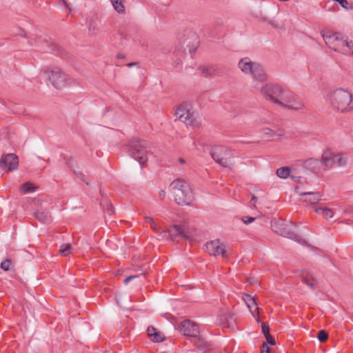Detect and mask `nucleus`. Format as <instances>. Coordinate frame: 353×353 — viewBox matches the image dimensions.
Masks as SVG:
<instances>
[{
    "mask_svg": "<svg viewBox=\"0 0 353 353\" xmlns=\"http://www.w3.org/2000/svg\"><path fill=\"white\" fill-rule=\"evenodd\" d=\"M145 223H148L153 230L156 232L160 231L161 228L154 222V219L152 217L145 216Z\"/></svg>",
    "mask_w": 353,
    "mask_h": 353,
    "instance_id": "2f4dec72",
    "label": "nucleus"
},
{
    "mask_svg": "<svg viewBox=\"0 0 353 353\" xmlns=\"http://www.w3.org/2000/svg\"><path fill=\"white\" fill-rule=\"evenodd\" d=\"M152 337L151 338L152 340L154 342H161L163 340V338L162 337L161 334L159 332H154Z\"/></svg>",
    "mask_w": 353,
    "mask_h": 353,
    "instance_id": "f704fd0d",
    "label": "nucleus"
},
{
    "mask_svg": "<svg viewBox=\"0 0 353 353\" xmlns=\"http://www.w3.org/2000/svg\"><path fill=\"white\" fill-rule=\"evenodd\" d=\"M48 78L52 84L57 88L65 86L68 80V76L59 68H55L49 72Z\"/></svg>",
    "mask_w": 353,
    "mask_h": 353,
    "instance_id": "9b49d317",
    "label": "nucleus"
},
{
    "mask_svg": "<svg viewBox=\"0 0 353 353\" xmlns=\"http://www.w3.org/2000/svg\"><path fill=\"white\" fill-rule=\"evenodd\" d=\"M35 217L43 223H48L51 221V215L47 211H38L35 212Z\"/></svg>",
    "mask_w": 353,
    "mask_h": 353,
    "instance_id": "5701e85b",
    "label": "nucleus"
},
{
    "mask_svg": "<svg viewBox=\"0 0 353 353\" xmlns=\"http://www.w3.org/2000/svg\"><path fill=\"white\" fill-rule=\"evenodd\" d=\"M318 339L321 342H324L327 339L328 334L324 330H320L318 333Z\"/></svg>",
    "mask_w": 353,
    "mask_h": 353,
    "instance_id": "72a5a7b5",
    "label": "nucleus"
},
{
    "mask_svg": "<svg viewBox=\"0 0 353 353\" xmlns=\"http://www.w3.org/2000/svg\"><path fill=\"white\" fill-rule=\"evenodd\" d=\"M157 332L156 329H155L154 327H148V336H149L150 338H152V336H153V334H153L154 332Z\"/></svg>",
    "mask_w": 353,
    "mask_h": 353,
    "instance_id": "79ce46f5",
    "label": "nucleus"
},
{
    "mask_svg": "<svg viewBox=\"0 0 353 353\" xmlns=\"http://www.w3.org/2000/svg\"><path fill=\"white\" fill-rule=\"evenodd\" d=\"M271 227L275 233L282 236L292 239L303 245H307L305 239L295 234V225L291 222L274 220L271 222Z\"/></svg>",
    "mask_w": 353,
    "mask_h": 353,
    "instance_id": "20e7f679",
    "label": "nucleus"
},
{
    "mask_svg": "<svg viewBox=\"0 0 353 353\" xmlns=\"http://www.w3.org/2000/svg\"><path fill=\"white\" fill-rule=\"evenodd\" d=\"M10 264H11L10 261L6 260V261L1 262V268L4 270H8L10 268Z\"/></svg>",
    "mask_w": 353,
    "mask_h": 353,
    "instance_id": "4c0bfd02",
    "label": "nucleus"
},
{
    "mask_svg": "<svg viewBox=\"0 0 353 353\" xmlns=\"http://www.w3.org/2000/svg\"><path fill=\"white\" fill-rule=\"evenodd\" d=\"M335 163H337L339 166H344L346 164L347 157L343 153H339L335 154Z\"/></svg>",
    "mask_w": 353,
    "mask_h": 353,
    "instance_id": "393cba45",
    "label": "nucleus"
},
{
    "mask_svg": "<svg viewBox=\"0 0 353 353\" xmlns=\"http://www.w3.org/2000/svg\"><path fill=\"white\" fill-rule=\"evenodd\" d=\"M261 353H270V347L267 345V343H263L261 346Z\"/></svg>",
    "mask_w": 353,
    "mask_h": 353,
    "instance_id": "a19ab883",
    "label": "nucleus"
},
{
    "mask_svg": "<svg viewBox=\"0 0 353 353\" xmlns=\"http://www.w3.org/2000/svg\"><path fill=\"white\" fill-rule=\"evenodd\" d=\"M197 46H198V41H196L195 42V43L194 44L193 47L190 48L189 49L190 53L192 54L193 52H194L196 51V48H197Z\"/></svg>",
    "mask_w": 353,
    "mask_h": 353,
    "instance_id": "37998d69",
    "label": "nucleus"
},
{
    "mask_svg": "<svg viewBox=\"0 0 353 353\" xmlns=\"http://www.w3.org/2000/svg\"><path fill=\"white\" fill-rule=\"evenodd\" d=\"M36 190V187L30 182H26L21 186V190L23 194L33 192Z\"/></svg>",
    "mask_w": 353,
    "mask_h": 353,
    "instance_id": "cd10ccee",
    "label": "nucleus"
},
{
    "mask_svg": "<svg viewBox=\"0 0 353 353\" xmlns=\"http://www.w3.org/2000/svg\"><path fill=\"white\" fill-rule=\"evenodd\" d=\"M72 250V245L70 243H64L60 246L59 253L60 254L67 256L70 254Z\"/></svg>",
    "mask_w": 353,
    "mask_h": 353,
    "instance_id": "c756f323",
    "label": "nucleus"
},
{
    "mask_svg": "<svg viewBox=\"0 0 353 353\" xmlns=\"http://www.w3.org/2000/svg\"><path fill=\"white\" fill-rule=\"evenodd\" d=\"M299 196L304 202L315 204L321 200L322 194L319 192H305L300 193Z\"/></svg>",
    "mask_w": 353,
    "mask_h": 353,
    "instance_id": "dca6fc26",
    "label": "nucleus"
},
{
    "mask_svg": "<svg viewBox=\"0 0 353 353\" xmlns=\"http://www.w3.org/2000/svg\"><path fill=\"white\" fill-rule=\"evenodd\" d=\"M261 328L262 332L263 333L264 336L268 335V334H270V327L268 324L263 323L261 324Z\"/></svg>",
    "mask_w": 353,
    "mask_h": 353,
    "instance_id": "e433bc0d",
    "label": "nucleus"
},
{
    "mask_svg": "<svg viewBox=\"0 0 353 353\" xmlns=\"http://www.w3.org/2000/svg\"><path fill=\"white\" fill-rule=\"evenodd\" d=\"M175 114L179 121L192 128H199L201 124V121L194 114L191 105L188 103L181 104L176 110Z\"/></svg>",
    "mask_w": 353,
    "mask_h": 353,
    "instance_id": "39448f33",
    "label": "nucleus"
},
{
    "mask_svg": "<svg viewBox=\"0 0 353 353\" xmlns=\"http://www.w3.org/2000/svg\"><path fill=\"white\" fill-rule=\"evenodd\" d=\"M258 17L259 21L268 22L270 25L275 28H278V26L274 20L268 19L266 16L262 14V13H260V15Z\"/></svg>",
    "mask_w": 353,
    "mask_h": 353,
    "instance_id": "473e14b6",
    "label": "nucleus"
},
{
    "mask_svg": "<svg viewBox=\"0 0 353 353\" xmlns=\"http://www.w3.org/2000/svg\"><path fill=\"white\" fill-rule=\"evenodd\" d=\"M18 165V157L12 153L3 155L0 161V167L7 172L16 170Z\"/></svg>",
    "mask_w": 353,
    "mask_h": 353,
    "instance_id": "f8f14e48",
    "label": "nucleus"
},
{
    "mask_svg": "<svg viewBox=\"0 0 353 353\" xmlns=\"http://www.w3.org/2000/svg\"><path fill=\"white\" fill-rule=\"evenodd\" d=\"M335 154L330 150H325L322 154L321 163L325 167L332 166L335 163Z\"/></svg>",
    "mask_w": 353,
    "mask_h": 353,
    "instance_id": "6ab92c4d",
    "label": "nucleus"
},
{
    "mask_svg": "<svg viewBox=\"0 0 353 353\" xmlns=\"http://www.w3.org/2000/svg\"><path fill=\"white\" fill-rule=\"evenodd\" d=\"M260 92L266 100L284 108L298 111L303 108L298 96L279 84L265 83L261 88Z\"/></svg>",
    "mask_w": 353,
    "mask_h": 353,
    "instance_id": "f257e3e1",
    "label": "nucleus"
},
{
    "mask_svg": "<svg viewBox=\"0 0 353 353\" xmlns=\"http://www.w3.org/2000/svg\"><path fill=\"white\" fill-rule=\"evenodd\" d=\"M322 163L320 160L314 158H310L303 163V167L310 170L312 172H317L321 170Z\"/></svg>",
    "mask_w": 353,
    "mask_h": 353,
    "instance_id": "a211bd4d",
    "label": "nucleus"
},
{
    "mask_svg": "<svg viewBox=\"0 0 353 353\" xmlns=\"http://www.w3.org/2000/svg\"><path fill=\"white\" fill-rule=\"evenodd\" d=\"M256 197L255 196H252V199L250 201L251 205L254 206L255 203H256Z\"/></svg>",
    "mask_w": 353,
    "mask_h": 353,
    "instance_id": "49530a36",
    "label": "nucleus"
},
{
    "mask_svg": "<svg viewBox=\"0 0 353 353\" xmlns=\"http://www.w3.org/2000/svg\"><path fill=\"white\" fill-rule=\"evenodd\" d=\"M334 51L341 52L342 54L351 55L353 54V42L347 39L341 37L338 46H334Z\"/></svg>",
    "mask_w": 353,
    "mask_h": 353,
    "instance_id": "4468645a",
    "label": "nucleus"
},
{
    "mask_svg": "<svg viewBox=\"0 0 353 353\" xmlns=\"http://www.w3.org/2000/svg\"><path fill=\"white\" fill-rule=\"evenodd\" d=\"M208 253L212 256H222L223 258L228 257L227 246L219 240L212 241L205 244Z\"/></svg>",
    "mask_w": 353,
    "mask_h": 353,
    "instance_id": "9d476101",
    "label": "nucleus"
},
{
    "mask_svg": "<svg viewBox=\"0 0 353 353\" xmlns=\"http://www.w3.org/2000/svg\"><path fill=\"white\" fill-rule=\"evenodd\" d=\"M252 77L259 82H264L268 80V74L261 64L257 68H255V72Z\"/></svg>",
    "mask_w": 353,
    "mask_h": 353,
    "instance_id": "aec40b11",
    "label": "nucleus"
},
{
    "mask_svg": "<svg viewBox=\"0 0 353 353\" xmlns=\"http://www.w3.org/2000/svg\"><path fill=\"white\" fill-rule=\"evenodd\" d=\"M62 3L64 5V6L66 8H68L70 10V8H69V5L68 3H67L66 0H60Z\"/></svg>",
    "mask_w": 353,
    "mask_h": 353,
    "instance_id": "de8ad7c7",
    "label": "nucleus"
},
{
    "mask_svg": "<svg viewBox=\"0 0 353 353\" xmlns=\"http://www.w3.org/2000/svg\"><path fill=\"white\" fill-rule=\"evenodd\" d=\"M159 236L162 239L166 238L167 236H168L172 240L178 236L188 240L192 238L190 228L186 223H183V225H174L168 233H167L165 230H162Z\"/></svg>",
    "mask_w": 353,
    "mask_h": 353,
    "instance_id": "6e6552de",
    "label": "nucleus"
},
{
    "mask_svg": "<svg viewBox=\"0 0 353 353\" xmlns=\"http://www.w3.org/2000/svg\"><path fill=\"white\" fill-rule=\"evenodd\" d=\"M137 277V276L135 275L128 276L127 278L125 279L124 283L128 284L131 280Z\"/></svg>",
    "mask_w": 353,
    "mask_h": 353,
    "instance_id": "c03bdc74",
    "label": "nucleus"
},
{
    "mask_svg": "<svg viewBox=\"0 0 353 353\" xmlns=\"http://www.w3.org/2000/svg\"><path fill=\"white\" fill-rule=\"evenodd\" d=\"M148 145L145 141L140 140L138 138H133L130 141V155L141 165L144 164L148 160L146 150Z\"/></svg>",
    "mask_w": 353,
    "mask_h": 353,
    "instance_id": "0eeeda50",
    "label": "nucleus"
},
{
    "mask_svg": "<svg viewBox=\"0 0 353 353\" xmlns=\"http://www.w3.org/2000/svg\"><path fill=\"white\" fill-rule=\"evenodd\" d=\"M322 37L325 42V43L329 46V47L334 50V46H338L339 41L341 40L342 36L340 33L338 32H322Z\"/></svg>",
    "mask_w": 353,
    "mask_h": 353,
    "instance_id": "2eb2a0df",
    "label": "nucleus"
},
{
    "mask_svg": "<svg viewBox=\"0 0 353 353\" xmlns=\"http://www.w3.org/2000/svg\"><path fill=\"white\" fill-rule=\"evenodd\" d=\"M302 281L304 283H305L312 289H314L317 284V281L314 279V277L312 274L308 273L302 276Z\"/></svg>",
    "mask_w": 353,
    "mask_h": 353,
    "instance_id": "b1692460",
    "label": "nucleus"
},
{
    "mask_svg": "<svg viewBox=\"0 0 353 353\" xmlns=\"http://www.w3.org/2000/svg\"><path fill=\"white\" fill-rule=\"evenodd\" d=\"M139 65V63L138 62H132V63H129L127 64V66L128 68H131V67H133V66H135V65Z\"/></svg>",
    "mask_w": 353,
    "mask_h": 353,
    "instance_id": "a18cd8bd",
    "label": "nucleus"
},
{
    "mask_svg": "<svg viewBox=\"0 0 353 353\" xmlns=\"http://www.w3.org/2000/svg\"><path fill=\"white\" fill-rule=\"evenodd\" d=\"M290 170L287 167H282L276 170V174L279 178L286 179L290 176Z\"/></svg>",
    "mask_w": 353,
    "mask_h": 353,
    "instance_id": "c85d7f7f",
    "label": "nucleus"
},
{
    "mask_svg": "<svg viewBox=\"0 0 353 353\" xmlns=\"http://www.w3.org/2000/svg\"><path fill=\"white\" fill-rule=\"evenodd\" d=\"M170 190L174 201L179 205H190L194 197L190 185L184 181L177 179L171 183Z\"/></svg>",
    "mask_w": 353,
    "mask_h": 353,
    "instance_id": "f03ea898",
    "label": "nucleus"
},
{
    "mask_svg": "<svg viewBox=\"0 0 353 353\" xmlns=\"http://www.w3.org/2000/svg\"><path fill=\"white\" fill-rule=\"evenodd\" d=\"M165 192L164 190H161L159 192V196L161 197V198H164L165 196Z\"/></svg>",
    "mask_w": 353,
    "mask_h": 353,
    "instance_id": "09e8293b",
    "label": "nucleus"
},
{
    "mask_svg": "<svg viewBox=\"0 0 353 353\" xmlns=\"http://www.w3.org/2000/svg\"><path fill=\"white\" fill-rule=\"evenodd\" d=\"M259 65H260L259 63L252 61L251 68H250L248 73L246 74L245 75H250L252 77L255 72V68H257Z\"/></svg>",
    "mask_w": 353,
    "mask_h": 353,
    "instance_id": "c9c22d12",
    "label": "nucleus"
},
{
    "mask_svg": "<svg viewBox=\"0 0 353 353\" xmlns=\"http://www.w3.org/2000/svg\"><path fill=\"white\" fill-rule=\"evenodd\" d=\"M123 1V0H111L114 10L119 13H123L125 12Z\"/></svg>",
    "mask_w": 353,
    "mask_h": 353,
    "instance_id": "a878e982",
    "label": "nucleus"
},
{
    "mask_svg": "<svg viewBox=\"0 0 353 353\" xmlns=\"http://www.w3.org/2000/svg\"><path fill=\"white\" fill-rule=\"evenodd\" d=\"M179 330L184 335L191 337H195L199 333L198 325L190 320L183 321L179 327Z\"/></svg>",
    "mask_w": 353,
    "mask_h": 353,
    "instance_id": "ddd939ff",
    "label": "nucleus"
},
{
    "mask_svg": "<svg viewBox=\"0 0 353 353\" xmlns=\"http://www.w3.org/2000/svg\"><path fill=\"white\" fill-rule=\"evenodd\" d=\"M254 219H255V218L252 217V216H243L242 218V221L245 224H249V223H252V221H254Z\"/></svg>",
    "mask_w": 353,
    "mask_h": 353,
    "instance_id": "ea45409f",
    "label": "nucleus"
},
{
    "mask_svg": "<svg viewBox=\"0 0 353 353\" xmlns=\"http://www.w3.org/2000/svg\"><path fill=\"white\" fill-rule=\"evenodd\" d=\"M179 163L181 164H184L185 163V160L183 159H179Z\"/></svg>",
    "mask_w": 353,
    "mask_h": 353,
    "instance_id": "8fccbe9b",
    "label": "nucleus"
},
{
    "mask_svg": "<svg viewBox=\"0 0 353 353\" xmlns=\"http://www.w3.org/2000/svg\"><path fill=\"white\" fill-rule=\"evenodd\" d=\"M210 155L220 165L231 168L233 165L232 160L235 157V152L225 146L217 145L211 150Z\"/></svg>",
    "mask_w": 353,
    "mask_h": 353,
    "instance_id": "423d86ee",
    "label": "nucleus"
},
{
    "mask_svg": "<svg viewBox=\"0 0 353 353\" xmlns=\"http://www.w3.org/2000/svg\"><path fill=\"white\" fill-rule=\"evenodd\" d=\"M243 300L246 303V305L250 309V312L252 314L254 318L256 319L257 321H259V318L258 314H255V311H258L259 307H256V303L255 299L250 295L245 294L243 296Z\"/></svg>",
    "mask_w": 353,
    "mask_h": 353,
    "instance_id": "f3484780",
    "label": "nucleus"
},
{
    "mask_svg": "<svg viewBox=\"0 0 353 353\" xmlns=\"http://www.w3.org/2000/svg\"><path fill=\"white\" fill-rule=\"evenodd\" d=\"M283 134L282 131H279V132H276L274 130L270 128H265L263 130V135L267 137H271L272 139L274 137H280Z\"/></svg>",
    "mask_w": 353,
    "mask_h": 353,
    "instance_id": "bb28decb",
    "label": "nucleus"
},
{
    "mask_svg": "<svg viewBox=\"0 0 353 353\" xmlns=\"http://www.w3.org/2000/svg\"><path fill=\"white\" fill-rule=\"evenodd\" d=\"M314 211L316 213L323 216L325 219H330L334 216V212L332 210L327 207L315 208Z\"/></svg>",
    "mask_w": 353,
    "mask_h": 353,
    "instance_id": "4be33fe9",
    "label": "nucleus"
},
{
    "mask_svg": "<svg viewBox=\"0 0 353 353\" xmlns=\"http://www.w3.org/2000/svg\"><path fill=\"white\" fill-rule=\"evenodd\" d=\"M201 73L204 77H208L215 73V69L212 66H205L202 68Z\"/></svg>",
    "mask_w": 353,
    "mask_h": 353,
    "instance_id": "7c9ffc66",
    "label": "nucleus"
},
{
    "mask_svg": "<svg viewBox=\"0 0 353 353\" xmlns=\"http://www.w3.org/2000/svg\"><path fill=\"white\" fill-rule=\"evenodd\" d=\"M329 100L332 107L336 111L346 112L353 108L352 95L346 90H335L330 93Z\"/></svg>",
    "mask_w": 353,
    "mask_h": 353,
    "instance_id": "7ed1b4c3",
    "label": "nucleus"
},
{
    "mask_svg": "<svg viewBox=\"0 0 353 353\" xmlns=\"http://www.w3.org/2000/svg\"><path fill=\"white\" fill-rule=\"evenodd\" d=\"M118 58L123 59L124 58V56L123 54H119Z\"/></svg>",
    "mask_w": 353,
    "mask_h": 353,
    "instance_id": "3c124183",
    "label": "nucleus"
},
{
    "mask_svg": "<svg viewBox=\"0 0 353 353\" xmlns=\"http://www.w3.org/2000/svg\"><path fill=\"white\" fill-rule=\"evenodd\" d=\"M252 61L249 57H244L240 59L238 63V68L245 74L248 73L251 68Z\"/></svg>",
    "mask_w": 353,
    "mask_h": 353,
    "instance_id": "412c9836",
    "label": "nucleus"
},
{
    "mask_svg": "<svg viewBox=\"0 0 353 353\" xmlns=\"http://www.w3.org/2000/svg\"><path fill=\"white\" fill-rule=\"evenodd\" d=\"M265 337L268 343H269L270 345H275V343H276L275 340L273 338V336L270 335V334H268V335H265Z\"/></svg>",
    "mask_w": 353,
    "mask_h": 353,
    "instance_id": "58836bf2",
    "label": "nucleus"
},
{
    "mask_svg": "<svg viewBox=\"0 0 353 353\" xmlns=\"http://www.w3.org/2000/svg\"><path fill=\"white\" fill-rule=\"evenodd\" d=\"M192 37H193L194 38H195V39H196V40H197V39H196V35H195V34H192Z\"/></svg>",
    "mask_w": 353,
    "mask_h": 353,
    "instance_id": "603ef678",
    "label": "nucleus"
},
{
    "mask_svg": "<svg viewBox=\"0 0 353 353\" xmlns=\"http://www.w3.org/2000/svg\"><path fill=\"white\" fill-rule=\"evenodd\" d=\"M28 43L31 46L39 48L43 52H53L57 46L50 44L42 35H32L28 38Z\"/></svg>",
    "mask_w": 353,
    "mask_h": 353,
    "instance_id": "1a4fd4ad",
    "label": "nucleus"
}]
</instances>
